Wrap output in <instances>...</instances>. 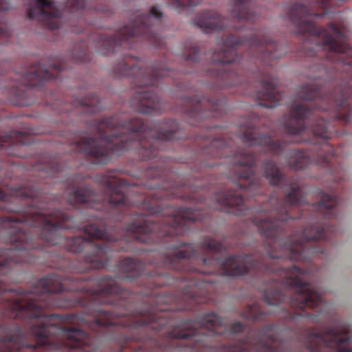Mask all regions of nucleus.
<instances>
[{"label":"nucleus","mask_w":352,"mask_h":352,"mask_svg":"<svg viewBox=\"0 0 352 352\" xmlns=\"http://www.w3.org/2000/svg\"><path fill=\"white\" fill-rule=\"evenodd\" d=\"M162 19V12L153 6L146 14H135L129 24L116 31L114 35L97 33L95 45L103 54H116L120 49H132L138 42L146 41L156 48L163 47V41L157 32Z\"/></svg>","instance_id":"423d86ee"},{"label":"nucleus","mask_w":352,"mask_h":352,"mask_svg":"<svg viewBox=\"0 0 352 352\" xmlns=\"http://www.w3.org/2000/svg\"><path fill=\"white\" fill-rule=\"evenodd\" d=\"M225 23L226 19L221 18L215 11H204L197 14L194 19L195 25L206 33L223 29Z\"/></svg>","instance_id":"4468645a"},{"label":"nucleus","mask_w":352,"mask_h":352,"mask_svg":"<svg viewBox=\"0 0 352 352\" xmlns=\"http://www.w3.org/2000/svg\"><path fill=\"white\" fill-rule=\"evenodd\" d=\"M35 170L40 171L41 177H54L56 173L61 171V165L54 160H49L47 162H41L35 166Z\"/></svg>","instance_id":"f3484780"},{"label":"nucleus","mask_w":352,"mask_h":352,"mask_svg":"<svg viewBox=\"0 0 352 352\" xmlns=\"http://www.w3.org/2000/svg\"><path fill=\"white\" fill-rule=\"evenodd\" d=\"M202 0H168V3L172 8L179 10L186 7H195Z\"/></svg>","instance_id":"412c9836"},{"label":"nucleus","mask_w":352,"mask_h":352,"mask_svg":"<svg viewBox=\"0 0 352 352\" xmlns=\"http://www.w3.org/2000/svg\"><path fill=\"white\" fill-rule=\"evenodd\" d=\"M113 74L116 78L126 77L137 87L131 96V107L135 111L144 114H156L162 110L159 96L153 91L161 78L172 77L174 72L168 69L163 63H155L146 66L145 63L134 56L122 54L121 60L113 66Z\"/></svg>","instance_id":"39448f33"},{"label":"nucleus","mask_w":352,"mask_h":352,"mask_svg":"<svg viewBox=\"0 0 352 352\" xmlns=\"http://www.w3.org/2000/svg\"><path fill=\"white\" fill-rule=\"evenodd\" d=\"M253 0H232V16L234 21L242 23L243 27L256 22L258 19V14L252 9Z\"/></svg>","instance_id":"ddd939ff"},{"label":"nucleus","mask_w":352,"mask_h":352,"mask_svg":"<svg viewBox=\"0 0 352 352\" xmlns=\"http://www.w3.org/2000/svg\"><path fill=\"white\" fill-rule=\"evenodd\" d=\"M74 56L76 63H85L89 61L90 55L87 45L82 43L78 46L77 48H76Z\"/></svg>","instance_id":"aec40b11"},{"label":"nucleus","mask_w":352,"mask_h":352,"mask_svg":"<svg viewBox=\"0 0 352 352\" xmlns=\"http://www.w3.org/2000/svg\"><path fill=\"white\" fill-rule=\"evenodd\" d=\"M186 104L189 124L202 127L199 121L209 118H219L226 109V100L223 98H205L204 97H187L184 100Z\"/></svg>","instance_id":"9d476101"},{"label":"nucleus","mask_w":352,"mask_h":352,"mask_svg":"<svg viewBox=\"0 0 352 352\" xmlns=\"http://www.w3.org/2000/svg\"><path fill=\"white\" fill-rule=\"evenodd\" d=\"M199 136H200V138H204V139H206V140H207V139L208 138V135H202V134H200V135H199Z\"/></svg>","instance_id":"bb28decb"},{"label":"nucleus","mask_w":352,"mask_h":352,"mask_svg":"<svg viewBox=\"0 0 352 352\" xmlns=\"http://www.w3.org/2000/svg\"><path fill=\"white\" fill-rule=\"evenodd\" d=\"M65 63L55 60L47 65L38 64L32 66L28 72L20 78V85L25 88H36L42 86L47 80H56L59 75L65 71Z\"/></svg>","instance_id":"9b49d317"},{"label":"nucleus","mask_w":352,"mask_h":352,"mask_svg":"<svg viewBox=\"0 0 352 352\" xmlns=\"http://www.w3.org/2000/svg\"><path fill=\"white\" fill-rule=\"evenodd\" d=\"M91 131L96 138H81L74 148L93 157L94 164H107L113 156L133 148L141 160H151L159 156L166 142L182 138L176 120L148 123L121 114L91 121Z\"/></svg>","instance_id":"7ed1b4c3"},{"label":"nucleus","mask_w":352,"mask_h":352,"mask_svg":"<svg viewBox=\"0 0 352 352\" xmlns=\"http://www.w3.org/2000/svg\"><path fill=\"white\" fill-rule=\"evenodd\" d=\"M304 48L307 56L316 59L311 67V84L297 91V100L285 118L283 132L301 136L299 142L322 145L316 163L342 180V168L337 163L338 151L327 141L336 136L335 126H345L352 120V49L346 43H314Z\"/></svg>","instance_id":"f257e3e1"},{"label":"nucleus","mask_w":352,"mask_h":352,"mask_svg":"<svg viewBox=\"0 0 352 352\" xmlns=\"http://www.w3.org/2000/svg\"><path fill=\"white\" fill-rule=\"evenodd\" d=\"M10 5L6 0H0V12L9 10Z\"/></svg>","instance_id":"b1692460"},{"label":"nucleus","mask_w":352,"mask_h":352,"mask_svg":"<svg viewBox=\"0 0 352 352\" xmlns=\"http://www.w3.org/2000/svg\"><path fill=\"white\" fill-rule=\"evenodd\" d=\"M102 194L94 192L88 186L72 185L67 190V201L73 206L104 210L109 217L119 220L118 216L135 203L125 195L129 183L124 179L106 175L102 179Z\"/></svg>","instance_id":"0eeeda50"},{"label":"nucleus","mask_w":352,"mask_h":352,"mask_svg":"<svg viewBox=\"0 0 352 352\" xmlns=\"http://www.w3.org/2000/svg\"><path fill=\"white\" fill-rule=\"evenodd\" d=\"M202 152L211 158H223L222 162H204V166L211 168L225 165L232 179L228 189L214 195L211 208L228 214H244L246 209L243 205L245 199L261 192L260 178L254 175L252 169L256 162L254 155L256 151L238 148L230 139L215 138L209 145L204 146Z\"/></svg>","instance_id":"20e7f679"},{"label":"nucleus","mask_w":352,"mask_h":352,"mask_svg":"<svg viewBox=\"0 0 352 352\" xmlns=\"http://www.w3.org/2000/svg\"><path fill=\"white\" fill-rule=\"evenodd\" d=\"M240 28L233 26L228 36L221 40L223 47L214 51L206 75L215 80L216 87L223 88L243 85L250 74L263 89L253 95L262 101L258 104L274 108L279 104L281 94L275 91L276 78L263 67L273 65V61L285 52L283 46L268 38L265 29L242 38Z\"/></svg>","instance_id":"f03ea898"},{"label":"nucleus","mask_w":352,"mask_h":352,"mask_svg":"<svg viewBox=\"0 0 352 352\" xmlns=\"http://www.w3.org/2000/svg\"><path fill=\"white\" fill-rule=\"evenodd\" d=\"M10 36L8 25L4 21L3 16L0 15V44L6 43Z\"/></svg>","instance_id":"4be33fe9"},{"label":"nucleus","mask_w":352,"mask_h":352,"mask_svg":"<svg viewBox=\"0 0 352 352\" xmlns=\"http://www.w3.org/2000/svg\"><path fill=\"white\" fill-rule=\"evenodd\" d=\"M270 312H272V313H276V311L275 310H273V311H271Z\"/></svg>","instance_id":"c756f323"},{"label":"nucleus","mask_w":352,"mask_h":352,"mask_svg":"<svg viewBox=\"0 0 352 352\" xmlns=\"http://www.w3.org/2000/svg\"><path fill=\"white\" fill-rule=\"evenodd\" d=\"M24 3L30 5L26 10L28 19L37 20L50 30H64L65 23L69 27V31L79 33L84 29L78 26L87 24L84 16L90 12V9L85 7L84 0H67L64 13L52 0H24Z\"/></svg>","instance_id":"6e6552de"},{"label":"nucleus","mask_w":352,"mask_h":352,"mask_svg":"<svg viewBox=\"0 0 352 352\" xmlns=\"http://www.w3.org/2000/svg\"><path fill=\"white\" fill-rule=\"evenodd\" d=\"M166 309H160L155 312L153 309L142 314L140 318L131 321L127 324L128 328L131 331H136L138 333H148L149 331L158 333L168 324Z\"/></svg>","instance_id":"f8f14e48"},{"label":"nucleus","mask_w":352,"mask_h":352,"mask_svg":"<svg viewBox=\"0 0 352 352\" xmlns=\"http://www.w3.org/2000/svg\"><path fill=\"white\" fill-rule=\"evenodd\" d=\"M94 10H95V11H99V12H109V9L107 8V7L106 6H98L96 7H95V8H94Z\"/></svg>","instance_id":"a878e982"},{"label":"nucleus","mask_w":352,"mask_h":352,"mask_svg":"<svg viewBox=\"0 0 352 352\" xmlns=\"http://www.w3.org/2000/svg\"><path fill=\"white\" fill-rule=\"evenodd\" d=\"M118 270H120V274L118 278L123 280H133L142 275L144 265L140 261L125 258L118 263Z\"/></svg>","instance_id":"2eb2a0df"},{"label":"nucleus","mask_w":352,"mask_h":352,"mask_svg":"<svg viewBox=\"0 0 352 352\" xmlns=\"http://www.w3.org/2000/svg\"><path fill=\"white\" fill-rule=\"evenodd\" d=\"M131 192H133V193H138V191L136 190H131Z\"/></svg>","instance_id":"cd10ccee"},{"label":"nucleus","mask_w":352,"mask_h":352,"mask_svg":"<svg viewBox=\"0 0 352 352\" xmlns=\"http://www.w3.org/2000/svg\"><path fill=\"white\" fill-rule=\"evenodd\" d=\"M301 218H306V216H305V214H301Z\"/></svg>","instance_id":"c85d7f7f"},{"label":"nucleus","mask_w":352,"mask_h":352,"mask_svg":"<svg viewBox=\"0 0 352 352\" xmlns=\"http://www.w3.org/2000/svg\"><path fill=\"white\" fill-rule=\"evenodd\" d=\"M99 97L96 94H91L85 98L76 100L72 107L79 108L84 113H93L99 111Z\"/></svg>","instance_id":"dca6fc26"},{"label":"nucleus","mask_w":352,"mask_h":352,"mask_svg":"<svg viewBox=\"0 0 352 352\" xmlns=\"http://www.w3.org/2000/svg\"><path fill=\"white\" fill-rule=\"evenodd\" d=\"M133 340H146V339H152L153 338V335L152 334H150V333H147L146 336H145V337H141V336H133Z\"/></svg>","instance_id":"393cba45"},{"label":"nucleus","mask_w":352,"mask_h":352,"mask_svg":"<svg viewBox=\"0 0 352 352\" xmlns=\"http://www.w3.org/2000/svg\"><path fill=\"white\" fill-rule=\"evenodd\" d=\"M238 138L246 146H260L265 152L274 155L285 154L288 166L294 170H303L311 163L309 154L287 146V141H274L270 135L258 133L253 120H248L241 126Z\"/></svg>","instance_id":"1a4fd4ad"},{"label":"nucleus","mask_w":352,"mask_h":352,"mask_svg":"<svg viewBox=\"0 0 352 352\" xmlns=\"http://www.w3.org/2000/svg\"><path fill=\"white\" fill-rule=\"evenodd\" d=\"M166 275L160 272H150L148 274V278L151 279V284L154 287H162L166 284V282L162 281L160 279L164 278Z\"/></svg>","instance_id":"5701e85b"},{"label":"nucleus","mask_w":352,"mask_h":352,"mask_svg":"<svg viewBox=\"0 0 352 352\" xmlns=\"http://www.w3.org/2000/svg\"><path fill=\"white\" fill-rule=\"evenodd\" d=\"M266 313L260 309L256 302L248 307L243 310L241 316L248 321L259 322L265 318Z\"/></svg>","instance_id":"a211bd4d"},{"label":"nucleus","mask_w":352,"mask_h":352,"mask_svg":"<svg viewBox=\"0 0 352 352\" xmlns=\"http://www.w3.org/2000/svg\"><path fill=\"white\" fill-rule=\"evenodd\" d=\"M183 57H184L185 60L188 63L194 64L197 63L199 58V48H197V45L191 41L186 43Z\"/></svg>","instance_id":"6ab92c4d"}]
</instances>
